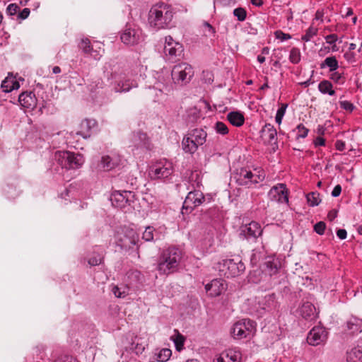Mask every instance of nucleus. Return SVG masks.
Returning a JSON list of instances; mask_svg holds the SVG:
<instances>
[{
    "mask_svg": "<svg viewBox=\"0 0 362 362\" xmlns=\"http://www.w3.org/2000/svg\"><path fill=\"white\" fill-rule=\"evenodd\" d=\"M102 257L100 254L95 255L92 257L89 258L88 262L90 266L99 265L101 263Z\"/></svg>",
    "mask_w": 362,
    "mask_h": 362,
    "instance_id": "obj_52",
    "label": "nucleus"
},
{
    "mask_svg": "<svg viewBox=\"0 0 362 362\" xmlns=\"http://www.w3.org/2000/svg\"><path fill=\"white\" fill-rule=\"evenodd\" d=\"M242 358L241 352L236 349H229L221 353L214 362H240Z\"/></svg>",
    "mask_w": 362,
    "mask_h": 362,
    "instance_id": "obj_22",
    "label": "nucleus"
},
{
    "mask_svg": "<svg viewBox=\"0 0 362 362\" xmlns=\"http://www.w3.org/2000/svg\"><path fill=\"white\" fill-rule=\"evenodd\" d=\"M228 120L235 127H241L245 122L244 116L240 112H230L227 115Z\"/></svg>",
    "mask_w": 362,
    "mask_h": 362,
    "instance_id": "obj_32",
    "label": "nucleus"
},
{
    "mask_svg": "<svg viewBox=\"0 0 362 362\" xmlns=\"http://www.w3.org/2000/svg\"><path fill=\"white\" fill-rule=\"evenodd\" d=\"M183 46L168 35L165 37L164 53L168 61L176 62L182 55Z\"/></svg>",
    "mask_w": 362,
    "mask_h": 362,
    "instance_id": "obj_14",
    "label": "nucleus"
},
{
    "mask_svg": "<svg viewBox=\"0 0 362 362\" xmlns=\"http://www.w3.org/2000/svg\"><path fill=\"white\" fill-rule=\"evenodd\" d=\"M119 158L104 156L101 158L100 168L105 171H109L115 168L119 164Z\"/></svg>",
    "mask_w": 362,
    "mask_h": 362,
    "instance_id": "obj_30",
    "label": "nucleus"
},
{
    "mask_svg": "<svg viewBox=\"0 0 362 362\" xmlns=\"http://www.w3.org/2000/svg\"><path fill=\"white\" fill-rule=\"evenodd\" d=\"M277 302L274 293L266 295L264 297H255L247 299L245 303V310L251 315L257 317H262L265 313L276 308Z\"/></svg>",
    "mask_w": 362,
    "mask_h": 362,
    "instance_id": "obj_2",
    "label": "nucleus"
},
{
    "mask_svg": "<svg viewBox=\"0 0 362 362\" xmlns=\"http://www.w3.org/2000/svg\"><path fill=\"white\" fill-rule=\"evenodd\" d=\"M204 199L203 193L199 190L189 192L184 202L183 208L193 209L201 205Z\"/></svg>",
    "mask_w": 362,
    "mask_h": 362,
    "instance_id": "obj_21",
    "label": "nucleus"
},
{
    "mask_svg": "<svg viewBox=\"0 0 362 362\" xmlns=\"http://www.w3.org/2000/svg\"><path fill=\"white\" fill-rule=\"evenodd\" d=\"M182 257L179 249L172 247L165 250L160 259L158 264V271L164 274L173 273L177 270Z\"/></svg>",
    "mask_w": 362,
    "mask_h": 362,
    "instance_id": "obj_3",
    "label": "nucleus"
},
{
    "mask_svg": "<svg viewBox=\"0 0 362 362\" xmlns=\"http://www.w3.org/2000/svg\"><path fill=\"white\" fill-rule=\"evenodd\" d=\"M215 130L218 134L226 135L228 132V129L226 124L221 122H217L215 124Z\"/></svg>",
    "mask_w": 362,
    "mask_h": 362,
    "instance_id": "obj_44",
    "label": "nucleus"
},
{
    "mask_svg": "<svg viewBox=\"0 0 362 362\" xmlns=\"http://www.w3.org/2000/svg\"><path fill=\"white\" fill-rule=\"evenodd\" d=\"M347 362H362V346H357L347 352Z\"/></svg>",
    "mask_w": 362,
    "mask_h": 362,
    "instance_id": "obj_31",
    "label": "nucleus"
},
{
    "mask_svg": "<svg viewBox=\"0 0 362 362\" xmlns=\"http://www.w3.org/2000/svg\"><path fill=\"white\" fill-rule=\"evenodd\" d=\"M295 315L308 321H311L317 317L316 309L310 302L303 303L296 310Z\"/></svg>",
    "mask_w": 362,
    "mask_h": 362,
    "instance_id": "obj_20",
    "label": "nucleus"
},
{
    "mask_svg": "<svg viewBox=\"0 0 362 362\" xmlns=\"http://www.w3.org/2000/svg\"><path fill=\"white\" fill-rule=\"evenodd\" d=\"M153 88L160 93L168 94L173 89L169 74L159 75Z\"/></svg>",
    "mask_w": 362,
    "mask_h": 362,
    "instance_id": "obj_24",
    "label": "nucleus"
},
{
    "mask_svg": "<svg viewBox=\"0 0 362 362\" xmlns=\"http://www.w3.org/2000/svg\"><path fill=\"white\" fill-rule=\"evenodd\" d=\"M19 87V83L13 78H6L1 83V88L6 93L18 89Z\"/></svg>",
    "mask_w": 362,
    "mask_h": 362,
    "instance_id": "obj_34",
    "label": "nucleus"
},
{
    "mask_svg": "<svg viewBox=\"0 0 362 362\" xmlns=\"http://www.w3.org/2000/svg\"><path fill=\"white\" fill-rule=\"evenodd\" d=\"M327 67L329 72L337 71L339 68V63L335 56L327 57L320 64V68L325 69Z\"/></svg>",
    "mask_w": 362,
    "mask_h": 362,
    "instance_id": "obj_33",
    "label": "nucleus"
},
{
    "mask_svg": "<svg viewBox=\"0 0 362 362\" xmlns=\"http://www.w3.org/2000/svg\"><path fill=\"white\" fill-rule=\"evenodd\" d=\"M54 362H78V361L71 356H60Z\"/></svg>",
    "mask_w": 362,
    "mask_h": 362,
    "instance_id": "obj_51",
    "label": "nucleus"
},
{
    "mask_svg": "<svg viewBox=\"0 0 362 362\" xmlns=\"http://www.w3.org/2000/svg\"><path fill=\"white\" fill-rule=\"evenodd\" d=\"M233 15L239 21H244L247 17V11L244 8L238 7L233 10Z\"/></svg>",
    "mask_w": 362,
    "mask_h": 362,
    "instance_id": "obj_41",
    "label": "nucleus"
},
{
    "mask_svg": "<svg viewBox=\"0 0 362 362\" xmlns=\"http://www.w3.org/2000/svg\"><path fill=\"white\" fill-rule=\"evenodd\" d=\"M268 196L272 201L281 204L288 203V191L285 184L279 183L272 187Z\"/></svg>",
    "mask_w": 362,
    "mask_h": 362,
    "instance_id": "obj_16",
    "label": "nucleus"
},
{
    "mask_svg": "<svg viewBox=\"0 0 362 362\" xmlns=\"http://www.w3.org/2000/svg\"><path fill=\"white\" fill-rule=\"evenodd\" d=\"M255 173L246 168H241L237 176V182L240 185H250L262 182L265 178V173L262 169H255Z\"/></svg>",
    "mask_w": 362,
    "mask_h": 362,
    "instance_id": "obj_12",
    "label": "nucleus"
},
{
    "mask_svg": "<svg viewBox=\"0 0 362 362\" xmlns=\"http://www.w3.org/2000/svg\"><path fill=\"white\" fill-rule=\"evenodd\" d=\"M325 40H326V42L329 44V45H332V51H336L337 50V45H336V42L338 40V37L336 34H330V35H328L327 36H325Z\"/></svg>",
    "mask_w": 362,
    "mask_h": 362,
    "instance_id": "obj_46",
    "label": "nucleus"
},
{
    "mask_svg": "<svg viewBox=\"0 0 362 362\" xmlns=\"http://www.w3.org/2000/svg\"><path fill=\"white\" fill-rule=\"evenodd\" d=\"M341 192V187L339 185H336L332 192V196L334 197H337L340 195Z\"/></svg>",
    "mask_w": 362,
    "mask_h": 362,
    "instance_id": "obj_59",
    "label": "nucleus"
},
{
    "mask_svg": "<svg viewBox=\"0 0 362 362\" xmlns=\"http://www.w3.org/2000/svg\"><path fill=\"white\" fill-rule=\"evenodd\" d=\"M346 331L349 334H355L362 332V319L356 317L349 318L346 324Z\"/></svg>",
    "mask_w": 362,
    "mask_h": 362,
    "instance_id": "obj_28",
    "label": "nucleus"
},
{
    "mask_svg": "<svg viewBox=\"0 0 362 362\" xmlns=\"http://www.w3.org/2000/svg\"><path fill=\"white\" fill-rule=\"evenodd\" d=\"M153 231L154 229L153 227L148 226L146 228L145 230L143 233L142 238L145 241H151L153 240Z\"/></svg>",
    "mask_w": 362,
    "mask_h": 362,
    "instance_id": "obj_45",
    "label": "nucleus"
},
{
    "mask_svg": "<svg viewBox=\"0 0 362 362\" xmlns=\"http://www.w3.org/2000/svg\"><path fill=\"white\" fill-rule=\"evenodd\" d=\"M30 12V11L29 8H25L20 12L18 17L21 19H25L28 17Z\"/></svg>",
    "mask_w": 362,
    "mask_h": 362,
    "instance_id": "obj_58",
    "label": "nucleus"
},
{
    "mask_svg": "<svg viewBox=\"0 0 362 362\" xmlns=\"http://www.w3.org/2000/svg\"><path fill=\"white\" fill-rule=\"evenodd\" d=\"M324 11L323 10H317L315 13V20L323 21Z\"/></svg>",
    "mask_w": 362,
    "mask_h": 362,
    "instance_id": "obj_63",
    "label": "nucleus"
},
{
    "mask_svg": "<svg viewBox=\"0 0 362 362\" xmlns=\"http://www.w3.org/2000/svg\"><path fill=\"white\" fill-rule=\"evenodd\" d=\"M134 26V23L131 24L130 23H127L126 25V29L121 35V40L125 45H134L135 43L136 31Z\"/></svg>",
    "mask_w": 362,
    "mask_h": 362,
    "instance_id": "obj_25",
    "label": "nucleus"
},
{
    "mask_svg": "<svg viewBox=\"0 0 362 362\" xmlns=\"http://www.w3.org/2000/svg\"><path fill=\"white\" fill-rule=\"evenodd\" d=\"M264 272L261 269H255L250 272L249 276V281L254 284H258L264 280L267 275L272 276L276 274L280 268V262L277 259H270L267 260L265 264Z\"/></svg>",
    "mask_w": 362,
    "mask_h": 362,
    "instance_id": "obj_11",
    "label": "nucleus"
},
{
    "mask_svg": "<svg viewBox=\"0 0 362 362\" xmlns=\"http://www.w3.org/2000/svg\"><path fill=\"white\" fill-rule=\"evenodd\" d=\"M260 132L262 138L269 143L272 142L277 135L276 129L269 123L266 124Z\"/></svg>",
    "mask_w": 362,
    "mask_h": 362,
    "instance_id": "obj_29",
    "label": "nucleus"
},
{
    "mask_svg": "<svg viewBox=\"0 0 362 362\" xmlns=\"http://www.w3.org/2000/svg\"><path fill=\"white\" fill-rule=\"evenodd\" d=\"M314 144L316 146H322L325 144V140L320 136H318L315 139Z\"/></svg>",
    "mask_w": 362,
    "mask_h": 362,
    "instance_id": "obj_62",
    "label": "nucleus"
},
{
    "mask_svg": "<svg viewBox=\"0 0 362 362\" xmlns=\"http://www.w3.org/2000/svg\"><path fill=\"white\" fill-rule=\"evenodd\" d=\"M318 90L322 94H328L329 95H334L335 91L333 90L332 83L328 80H322L318 84Z\"/></svg>",
    "mask_w": 362,
    "mask_h": 362,
    "instance_id": "obj_35",
    "label": "nucleus"
},
{
    "mask_svg": "<svg viewBox=\"0 0 362 362\" xmlns=\"http://www.w3.org/2000/svg\"><path fill=\"white\" fill-rule=\"evenodd\" d=\"M135 194L131 191H115L113 192L110 197L112 205L117 208L124 209L125 212L134 209L132 205L134 203Z\"/></svg>",
    "mask_w": 362,
    "mask_h": 362,
    "instance_id": "obj_10",
    "label": "nucleus"
},
{
    "mask_svg": "<svg viewBox=\"0 0 362 362\" xmlns=\"http://www.w3.org/2000/svg\"><path fill=\"white\" fill-rule=\"evenodd\" d=\"M275 37L281 41H285L291 38L289 34L283 33L281 30H277L275 32Z\"/></svg>",
    "mask_w": 362,
    "mask_h": 362,
    "instance_id": "obj_54",
    "label": "nucleus"
},
{
    "mask_svg": "<svg viewBox=\"0 0 362 362\" xmlns=\"http://www.w3.org/2000/svg\"><path fill=\"white\" fill-rule=\"evenodd\" d=\"M54 159L62 168L65 169H78L84 163V158L81 154L70 151H58L55 152Z\"/></svg>",
    "mask_w": 362,
    "mask_h": 362,
    "instance_id": "obj_6",
    "label": "nucleus"
},
{
    "mask_svg": "<svg viewBox=\"0 0 362 362\" xmlns=\"http://www.w3.org/2000/svg\"><path fill=\"white\" fill-rule=\"evenodd\" d=\"M79 47L86 54L95 60L99 59L104 52L100 43L94 42L93 44H90L88 39L81 40Z\"/></svg>",
    "mask_w": 362,
    "mask_h": 362,
    "instance_id": "obj_15",
    "label": "nucleus"
},
{
    "mask_svg": "<svg viewBox=\"0 0 362 362\" xmlns=\"http://www.w3.org/2000/svg\"><path fill=\"white\" fill-rule=\"evenodd\" d=\"M173 341L175 343L176 349L177 351H180L182 349V346L184 345L183 337L181 334H177L176 336L173 337Z\"/></svg>",
    "mask_w": 362,
    "mask_h": 362,
    "instance_id": "obj_48",
    "label": "nucleus"
},
{
    "mask_svg": "<svg viewBox=\"0 0 362 362\" xmlns=\"http://www.w3.org/2000/svg\"><path fill=\"white\" fill-rule=\"evenodd\" d=\"M339 106L341 109L347 110L349 112H352L354 109V105L347 100H343L339 102Z\"/></svg>",
    "mask_w": 362,
    "mask_h": 362,
    "instance_id": "obj_53",
    "label": "nucleus"
},
{
    "mask_svg": "<svg viewBox=\"0 0 362 362\" xmlns=\"http://www.w3.org/2000/svg\"><path fill=\"white\" fill-rule=\"evenodd\" d=\"M256 332V323L250 319L238 320L231 328V335L234 339L252 337Z\"/></svg>",
    "mask_w": 362,
    "mask_h": 362,
    "instance_id": "obj_9",
    "label": "nucleus"
},
{
    "mask_svg": "<svg viewBox=\"0 0 362 362\" xmlns=\"http://www.w3.org/2000/svg\"><path fill=\"white\" fill-rule=\"evenodd\" d=\"M301 59L300 51L297 47H293L289 54V61L292 64H298Z\"/></svg>",
    "mask_w": 362,
    "mask_h": 362,
    "instance_id": "obj_38",
    "label": "nucleus"
},
{
    "mask_svg": "<svg viewBox=\"0 0 362 362\" xmlns=\"http://www.w3.org/2000/svg\"><path fill=\"white\" fill-rule=\"evenodd\" d=\"M19 10V6L16 4H11L7 7V12L9 15H15Z\"/></svg>",
    "mask_w": 362,
    "mask_h": 362,
    "instance_id": "obj_55",
    "label": "nucleus"
},
{
    "mask_svg": "<svg viewBox=\"0 0 362 362\" xmlns=\"http://www.w3.org/2000/svg\"><path fill=\"white\" fill-rule=\"evenodd\" d=\"M115 79V90L116 92H127L132 87V84L129 80H125V77L122 75H112Z\"/></svg>",
    "mask_w": 362,
    "mask_h": 362,
    "instance_id": "obj_27",
    "label": "nucleus"
},
{
    "mask_svg": "<svg viewBox=\"0 0 362 362\" xmlns=\"http://www.w3.org/2000/svg\"><path fill=\"white\" fill-rule=\"evenodd\" d=\"M174 171L173 163L165 158L153 162L148 168V176L151 179H166L170 177Z\"/></svg>",
    "mask_w": 362,
    "mask_h": 362,
    "instance_id": "obj_7",
    "label": "nucleus"
},
{
    "mask_svg": "<svg viewBox=\"0 0 362 362\" xmlns=\"http://www.w3.org/2000/svg\"><path fill=\"white\" fill-rule=\"evenodd\" d=\"M74 194V187L71 185L69 188H66L64 192L61 194L62 199L66 200L68 198H71Z\"/></svg>",
    "mask_w": 362,
    "mask_h": 362,
    "instance_id": "obj_50",
    "label": "nucleus"
},
{
    "mask_svg": "<svg viewBox=\"0 0 362 362\" xmlns=\"http://www.w3.org/2000/svg\"><path fill=\"white\" fill-rule=\"evenodd\" d=\"M5 192L9 199H14L18 195L16 188L13 187H8V190L5 189Z\"/></svg>",
    "mask_w": 362,
    "mask_h": 362,
    "instance_id": "obj_57",
    "label": "nucleus"
},
{
    "mask_svg": "<svg viewBox=\"0 0 362 362\" xmlns=\"http://www.w3.org/2000/svg\"><path fill=\"white\" fill-rule=\"evenodd\" d=\"M296 129L297 138H305L308 136L309 130L303 124H298Z\"/></svg>",
    "mask_w": 362,
    "mask_h": 362,
    "instance_id": "obj_47",
    "label": "nucleus"
},
{
    "mask_svg": "<svg viewBox=\"0 0 362 362\" xmlns=\"http://www.w3.org/2000/svg\"><path fill=\"white\" fill-rule=\"evenodd\" d=\"M287 107V104H282L281 107L277 110L275 117V121L278 124H281L283 117L286 113Z\"/></svg>",
    "mask_w": 362,
    "mask_h": 362,
    "instance_id": "obj_40",
    "label": "nucleus"
},
{
    "mask_svg": "<svg viewBox=\"0 0 362 362\" xmlns=\"http://www.w3.org/2000/svg\"><path fill=\"white\" fill-rule=\"evenodd\" d=\"M194 74L192 67L187 63L174 66L171 71V78L175 83L184 84L188 83Z\"/></svg>",
    "mask_w": 362,
    "mask_h": 362,
    "instance_id": "obj_13",
    "label": "nucleus"
},
{
    "mask_svg": "<svg viewBox=\"0 0 362 362\" xmlns=\"http://www.w3.org/2000/svg\"><path fill=\"white\" fill-rule=\"evenodd\" d=\"M216 269L221 276L232 278L241 275L245 270V266L239 259H224L216 264Z\"/></svg>",
    "mask_w": 362,
    "mask_h": 362,
    "instance_id": "obj_5",
    "label": "nucleus"
},
{
    "mask_svg": "<svg viewBox=\"0 0 362 362\" xmlns=\"http://www.w3.org/2000/svg\"><path fill=\"white\" fill-rule=\"evenodd\" d=\"M325 229L326 224L323 221H319L314 226V231L319 235H323Z\"/></svg>",
    "mask_w": 362,
    "mask_h": 362,
    "instance_id": "obj_49",
    "label": "nucleus"
},
{
    "mask_svg": "<svg viewBox=\"0 0 362 362\" xmlns=\"http://www.w3.org/2000/svg\"><path fill=\"white\" fill-rule=\"evenodd\" d=\"M207 134L202 129H194L189 132L182 139V148L185 153L193 154L198 147L202 146L206 140Z\"/></svg>",
    "mask_w": 362,
    "mask_h": 362,
    "instance_id": "obj_4",
    "label": "nucleus"
},
{
    "mask_svg": "<svg viewBox=\"0 0 362 362\" xmlns=\"http://www.w3.org/2000/svg\"><path fill=\"white\" fill-rule=\"evenodd\" d=\"M115 243L122 249H130L136 244V230L134 224L124 226L115 235Z\"/></svg>",
    "mask_w": 362,
    "mask_h": 362,
    "instance_id": "obj_8",
    "label": "nucleus"
},
{
    "mask_svg": "<svg viewBox=\"0 0 362 362\" xmlns=\"http://www.w3.org/2000/svg\"><path fill=\"white\" fill-rule=\"evenodd\" d=\"M174 13L170 5L163 2L158 3L151 8L148 21L151 27L158 29L168 28L171 26Z\"/></svg>",
    "mask_w": 362,
    "mask_h": 362,
    "instance_id": "obj_1",
    "label": "nucleus"
},
{
    "mask_svg": "<svg viewBox=\"0 0 362 362\" xmlns=\"http://www.w3.org/2000/svg\"><path fill=\"white\" fill-rule=\"evenodd\" d=\"M96 126V121L93 119H86L83 120L80 124V130L77 134L81 135L83 138L87 139L90 137L91 131Z\"/></svg>",
    "mask_w": 362,
    "mask_h": 362,
    "instance_id": "obj_26",
    "label": "nucleus"
},
{
    "mask_svg": "<svg viewBox=\"0 0 362 362\" xmlns=\"http://www.w3.org/2000/svg\"><path fill=\"white\" fill-rule=\"evenodd\" d=\"M112 291L117 298H124L125 296L124 292H121L119 288L117 286H114Z\"/></svg>",
    "mask_w": 362,
    "mask_h": 362,
    "instance_id": "obj_61",
    "label": "nucleus"
},
{
    "mask_svg": "<svg viewBox=\"0 0 362 362\" xmlns=\"http://www.w3.org/2000/svg\"><path fill=\"white\" fill-rule=\"evenodd\" d=\"M317 28L310 26L305 32V34L303 35L301 37L302 40L305 42H309L311 39L317 35Z\"/></svg>",
    "mask_w": 362,
    "mask_h": 362,
    "instance_id": "obj_39",
    "label": "nucleus"
},
{
    "mask_svg": "<svg viewBox=\"0 0 362 362\" xmlns=\"http://www.w3.org/2000/svg\"><path fill=\"white\" fill-rule=\"evenodd\" d=\"M262 232L259 224L255 221H252L248 224L242 226L240 228V235L248 240H256L262 234Z\"/></svg>",
    "mask_w": 362,
    "mask_h": 362,
    "instance_id": "obj_18",
    "label": "nucleus"
},
{
    "mask_svg": "<svg viewBox=\"0 0 362 362\" xmlns=\"http://www.w3.org/2000/svg\"><path fill=\"white\" fill-rule=\"evenodd\" d=\"M227 288L226 281L222 279H213L205 285V289L211 297H216L223 293Z\"/></svg>",
    "mask_w": 362,
    "mask_h": 362,
    "instance_id": "obj_19",
    "label": "nucleus"
},
{
    "mask_svg": "<svg viewBox=\"0 0 362 362\" xmlns=\"http://www.w3.org/2000/svg\"><path fill=\"white\" fill-rule=\"evenodd\" d=\"M308 204L310 206L314 207L318 206L321 202L320 194L317 192H312L306 195Z\"/></svg>",
    "mask_w": 362,
    "mask_h": 362,
    "instance_id": "obj_36",
    "label": "nucleus"
},
{
    "mask_svg": "<svg viewBox=\"0 0 362 362\" xmlns=\"http://www.w3.org/2000/svg\"><path fill=\"white\" fill-rule=\"evenodd\" d=\"M171 355V350L167 348H164L160 350L159 352L156 354V359L159 362H166L169 360Z\"/></svg>",
    "mask_w": 362,
    "mask_h": 362,
    "instance_id": "obj_37",
    "label": "nucleus"
},
{
    "mask_svg": "<svg viewBox=\"0 0 362 362\" xmlns=\"http://www.w3.org/2000/svg\"><path fill=\"white\" fill-rule=\"evenodd\" d=\"M336 148L339 151H343L345 148V143L342 141L338 140L335 144Z\"/></svg>",
    "mask_w": 362,
    "mask_h": 362,
    "instance_id": "obj_64",
    "label": "nucleus"
},
{
    "mask_svg": "<svg viewBox=\"0 0 362 362\" xmlns=\"http://www.w3.org/2000/svg\"><path fill=\"white\" fill-rule=\"evenodd\" d=\"M137 137L140 140L141 146H144L146 149L151 148V144L146 133L140 132L137 134Z\"/></svg>",
    "mask_w": 362,
    "mask_h": 362,
    "instance_id": "obj_42",
    "label": "nucleus"
},
{
    "mask_svg": "<svg viewBox=\"0 0 362 362\" xmlns=\"http://www.w3.org/2000/svg\"><path fill=\"white\" fill-rule=\"evenodd\" d=\"M18 102L24 108L33 110L37 105V100L33 92L25 91L19 95Z\"/></svg>",
    "mask_w": 362,
    "mask_h": 362,
    "instance_id": "obj_23",
    "label": "nucleus"
},
{
    "mask_svg": "<svg viewBox=\"0 0 362 362\" xmlns=\"http://www.w3.org/2000/svg\"><path fill=\"white\" fill-rule=\"evenodd\" d=\"M337 235L340 240H344L347 236L346 230L345 229H339L337 231Z\"/></svg>",
    "mask_w": 362,
    "mask_h": 362,
    "instance_id": "obj_60",
    "label": "nucleus"
},
{
    "mask_svg": "<svg viewBox=\"0 0 362 362\" xmlns=\"http://www.w3.org/2000/svg\"><path fill=\"white\" fill-rule=\"evenodd\" d=\"M344 58L348 62H354L356 61L355 54L351 52H346L344 54Z\"/></svg>",
    "mask_w": 362,
    "mask_h": 362,
    "instance_id": "obj_56",
    "label": "nucleus"
},
{
    "mask_svg": "<svg viewBox=\"0 0 362 362\" xmlns=\"http://www.w3.org/2000/svg\"><path fill=\"white\" fill-rule=\"evenodd\" d=\"M327 338V331L321 326L314 327L308 333L307 341L311 346H317L324 343Z\"/></svg>",
    "mask_w": 362,
    "mask_h": 362,
    "instance_id": "obj_17",
    "label": "nucleus"
},
{
    "mask_svg": "<svg viewBox=\"0 0 362 362\" xmlns=\"http://www.w3.org/2000/svg\"><path fill=\"white\" fill-rule=\"evenodd\" d=\"M329 78L334 81L335 83L343 84L344 83V77L343 73H339L338 71L330 72Z\"/></svg>",
    "mask_w": 362,
    "mask_h": 362,
    "instance_id": "obj_43",
    "label": "nucleus"
}]
</instances>
